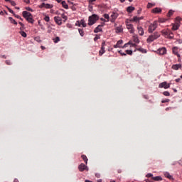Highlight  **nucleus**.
I'll return each instance as SVG.
<instances>
[{"instance_id": "nucleus-1", "label": "nucleus", "mask_w": 182, "mask_h": 182, "mask_svg": "<svg viewBox=\"0 0 182 182\" xmlns=\"http://www.w3.org/2000/svg\"><path fill=\"white\" fill-rule=\"evenodd\" d=\"M161 35L159 31H155L153 34L149 36L148 38L146 39L147 43H151V42H154L156 39L160 38Z\"/></svg>"}, {"instance_id": "nucleus-2", "label": "nucleus", "mask_w": 182, "mask_h": 182, "mask_svg": "<svg viewBox=\"0 0 182 182\" xmlns=\"http://www.w3.org/2000/svg\"><path fill=\"white\" fill-rule=\"evenodd\" d=\"M23 16L26 19L27 22H29L30 23H33L35 21L33 20V16H32V14L28 12L27 11H23Z\"/></svg>"}, {"instance_id": "nucleus-3", "label": "nucleus", "mask_w": 182, "mask_h": 182, "mask_svg": "<svg viewBox=\"0 0 182 182\" xmlns=\"http://www.w3.org/2000/svg\"><path fill=\"white\" fill-rule=\"evenodd\" d=\"M161 33L164 38H167L168 39H173L174 38V34L168 29L162 30Z\"/></svg>"}, {"instance_id": "nucleus-4", "label": "nucleus", "mask_w": 182, "mask_h": 182, "mask_svg": "<svg viewBox=\"0 0 182 182\" xmlns=\"http://www.w3.org/2000/svg\"><path fill=\"white\" fill-rule=\"evenodd\" d=\"M97 21H99L97 14H92L88 18V25L92 26V25H95V23Z\"/></svg>"}, {"instance_id": "nucleus-5", "label": "nucleus", "mask_w": 182, "mask_h": 182, "mask_svg": "<svg viewBox=\"0 0 182 182\" xmlns=\"http://www.w3.org/2000/svg\"><path fill=\"white\" fill-rule=\"evenodd\" d=\"M159 26V23L157 21H154L153 23H151L149 26H148V32L149 33H153L154 31H156V28Z\"/></svg>"}, {"instance_id": "nucleus-6", "label": "nucleus", "mask_w": 182, "mask_h": 182, "mask_svg": "<svg viewBox=\"0 0 182 182\" xmlns=\"http://www.w3.org/2000/svg\"><path fill=\"white\" fill-rule=\"evenodd\" d=\"M159 87L160 89L163 88L164 89H168L170 87V84L167 83V82H163L159 84Z\"/></svg>"}, {"instance_id": "nucleus-7", "label": "nucleus", "mask_w": 182, "mask_h": 182, "mask_svg": "<svg viewBox=\"0 0 182 182\" xmlns=\"http://www.w3.org/2000/svg\"><path fill=\"white\" fill-rule=\"evenodd\" d=\"M118 16H119V14H117L116 12H113L112 14L111 15L110 22L114 23V22H115L116 19H117Z\"/></svg>"}, {"instance_id": "nucleus-8", "label": "nucleus", "mask_w": 182, "mask_h": 182, "mask_svg": "<svg viewBox=\"0 0 182 182\" xmlns=\"http://www.w3.org/2000/svg\"><path fill=\"white\" fill-rule=\"evenodd\" d=\"M78 170L79 171L83 172L84 170H87V171L89 170L87 166L85 165V164H81L80 165L78 166Z\"/></svg>"}, {"instance_id": "nucleus-9", "label": "nucleus", "mask_w": 182, "mask_h": 182, "mask_svg": "<svg viewBox=\"0 0 182 182\" xmlns=\"http://www.w3.org/2000/svg\"><path fill=\"white\" fill-rule=\"evenodd\" d=\"M127 28L129 30L130 33H134V27H133V24L127 23Z\"/></svg>"}, {"instance_id": "nucleus-10", "label": "nucleus", "mask_w": 182, "mask_h": 182, "mask_svg": "<svg viewBox=\"0 0 182 182\" xmlns=\"http://www.w3.org/2000/svg\"><path fill=\"white\" fill-rule=\"evenodd\" d=\"M172 52L173 55H176L178 58H181V56L178 53V47H173L172 48Z\"/></svg>"}, {"instance_id": "nucleus-11", "label": "nucleus", "mask_w": 182, "mask_h": 182, "mask_svg": "<svg viewBox=\"0 0 182 182\" xmlns=\"http://www.w3.org/2000/svg\"><path fill=\"white\" fill-rule=\"evenodd\" d=\"M54 21L55 22V23H57V25H62V18L59 17V16H55L54 17Z\"/></svg>"}, {"instance_id": "nucleus-12", "label": "nucleus", "mask_w": 182, "mask_h": 182, "mask_svg": "<svg viewBox=\"0 0 182 182\" xmlns=\"http://www.w3.org/2000/svg\"><path fill=\"white\" fill-rule=\"evenodd\" d=\"M158 53L159 55H166V53H167V50L166 49V48H159L158 50Z\"/></svg>"}, {"instance_id": "nucleus-13", "label": "nucleus", "mask_w": 182, "mask_h": 182, "mask_svg": "<svg viewBox=\"0 0 182 182\" xmlns=\"http://www.w3.org/2000/svg\"><path fill=\"white\" fill-rule=\"evenodd\" d=\"M137 29H138L139 35H140V36H143V35H144V29L143 28V27L138 26Z\"/></svg>"}, {"instance_id": "nucleus-14", "label": "nucleus", "mask_w": 182, "mask_h": 182, "mask_svg": "<svg viewBox=\"0 0 182 182\" xmlns=\"http://www.w3.org/2000/svg\"><path fill=\"white\" fill-rule=\"evenodd\" d=\"M103 25H98L97 27H96L94 30L95 33H98V32H102V27Z\"/></svg>"}, {"instance_id": "nucleus-15", "label": "nucleus", "mask_w": 182, "mask_h": 182, "mask_svg": "<svg viewBox=\"0 0 182 182\" xmlns=\"http://www.w3.org/2000/svg\"><path fill=\"white\" fill-rule=\"evenodd\" d=\"M182 18L181 17H176L175 19V25L180 26L181 23Z\"/></svg>"}, {"instance_id": "nucleus-16", "label": "nucleus", "mask_w": 182, "mask_h": 182, "mask_svg": "<svg viewBox=\"0 0 182 182\" xmlns=\"http://www.w3.org/2000/svg\"><path fill=\"white\" fill-rule=\"evenodd\" d=\"M171 68L173 70H178L179 69H181V64H175V65H173Z\"/></svg>"}, {"instance_id": "nucleus-17", "label": "nucleus", "mask_w": 182, "mask_h": 182, "mask_svg": "<svg viewBox=\"0 0 182 182\" xmlns=\"http://www.w3.org/2000/svg\"><path fill=\"white\" fill-rule=\"evenodd\" d=\"M41 8H46V9H50V8H52V6H50V4H49L42 3L41 5Z\"/></svg>"}, {"instance_id": "nucleus-18", "label": "nucleus", "mask_w": 182, "mask_h": 182, "mask_svg": "<svg viewBox=\"0 0 182 182\" xmlns=\"http://www.w3.org/2000/svg\"><path fill=\"white\" fill-rule=\"evenodd\" d=\"M136 50L141 52V53H146L147 52L144 48L141 47L136 48L135 50H134V52H136Z\"/></svg>"}, {"instance_id": "nucleus-19", "label": "nucleus", "mask_w": 182, "mask_h": 182, "mask_svg": "<svg viewBox=\"0 0 182 182\" xmlns=\"http://www.w3.org/2000/svg\"><path fill=\"white\" fill-rule=\"evenodd\" d=\"M151 12L153 14H160V12H161V9L156 7V8L152 9Z\"/></svg>"}, {"instance_id": "nucleus-20", "label": "nucleus", "mask_w": 182, "mask_h": 182, "mask_svg": "<svg viewBox=\"0 0 182 182\" xmlns=\"http://www.w3.org/2000/svg\"><path fill=\"white\" fill-rule=\"evenodd\" d=\"M151 178L154 181H163V178H161V176H154Z\"/></svg>"}, {"instance_id": "nucleus-21", "label": "nucleus", "mask_w": 182, "mask_h": 182, "mask_svg": "<svg viewBox=\"0 0 182 182\" xmlns=\"http://www.w3.org/2000/svg\"><path fill=\"white\" fill-rule=\"evenodd\" d=\"M61 4L65 8V9H69V6L68 5V4H66V1H63L61 2Z\"/></svg>"}, {"instance_id": "nucleus-22", "label": "nucleus", "mask_w": 182, "mask_h": 182, "mask_svg": "<svg viewBox=\"0 0 182 182\" xmlns=\"http://www.w3.org/2000/svg\"><path fill=\"white\" fill-rule=\"evenodd\" d=\"M164 174L165 177H166L167 178H169V180H171L173 178V176H171V175H170V173L168 172H164Z\"/></svg>"}, {"instance_id": "nucleus-23", "label": "nucleus", "mask_w": 182, "mask_h": 182, "mask_svg": "<svg viewBox=\"0 0 182 182\" xmlns=\"http://www.w3.org/2000/svg\"><path fill=\"white\" fill-rule=\"evenodd\" d=\"M115 31L117 33H120V32L123 31V28H122V26H118L115 28Z\"/></svg>"}, {"instance_id": "nucleus-24", "label": "nucleus", "mask_w": 182, "mask_h": 182, "mask_svg": "<svg viewBox=\"0 0 182 182\" xmlns=\"http://www.w3.org/2000/svg\"><path fill=\"white\" fill-rule=\"evenodd\" d=\"M9 19L11 23H14V25H18V22L14 19L12 17H9Z\"/></svg>"}, {"instance_id": "nucleus-25", "label": "nucleus", "mask_w": 182, "mask_h": 182, "mask_svg": "<svg viewBox=\"0 0 182 182\" xmlns=\"http://www.w3.org/2000/svg\"><path fill=\"white\" fill-rule=\"evenodd\" d=\"M178 28H180V26H176L175 23L172 25V31H177Z\"/></svg>"}, {"instance_id": "nucleus-26", "label": "nucleus", "mask_w": 182, "mask_h": 182, "mask_svg": "<svg viewBox=\"0 0 182 182\" xmlns=\"http://www.w3.org/2000/svg\"><path fill=\"white\" fill-rule=\"evenodd\" d=\"M127 12H129V14H132V11H134V7H133V6H129V7H127Z\"/></svg>"}, {"instance_id": "nucleus-27", "label": "nucleus", "mask_w": 182, "mask_h": 182, "mask_svg": "<svg viewBox=\"0 0 182 182\" xmlns=\"http://www.w3.org/2000/svg\"><path fill=\"white\" fill-rule=\"evenodd\" d=\"M81 158L85 161V164H87V156H86V155H82Z\"/></svg>"}, {"instance_id": "nucleus-28", "label": "nucleus", "mask_w": 182, "mask_h": 182, "mask_svg": "<svg viewBox=\"0 0 182 182\" xmlns=\"http://www.w3.org/2000/svg\"><path fill=\"white\" fill-rule=\"evenodd\" d=\"M131 21L133 22H139V21H140V18L137 16H134L133 19Z\"/></svg>"}, {"instance_id": "nucleus-29", "label": "nucleus", "mask_w": 182, "mask_h": 182, "mask_svg": "<svg viewBox=\"0 0 182 182\" xmlns=\"http://www.w3.org/2000/svg\"><path fill=\"white\" fill-rule=\"evenodd\" d=\"M54 43H58V42H60V38L55 37L54 39H53Z\"/></svg>"}, {"instance_id": "nucleus-30", "label": "nucleus", "mask_w": 182, "mask_h": 182, "mask_svg": "<svg viewBox=\"0 0 182 182\" xmlns=\"http://www.w3.org/2000/svg\"><path fill=\"white\" fill-rule=\"evenodd\" d=\"M78 31H79L80 36H85V31H83V29L79 28Z\"/></svg>"}, {"instance_id": "nucleus-31", "label": "nucleus", "mask_w": 182, "mask_h": 182, "mask_svg": "<svg viewBox=\"0 0 182 182\" xmlns=\"http://www.w3.org/2000/svg\"><path fill=\"white\" fill-rule=\"evenodd\" d=\"M104 18H105V19H107V21H106L107 22H109V21H110V16L107 14H104Z\"/></svg>"}, {"instance_id": "nucleus-32", "label": "nucleus", "mask_w": 182, "mask_h": 182, "mask_svg": "<svg viewBox=\"0 0 182 182\" xmlns=\"http://www.w3.org/2000/svg\"><path fill=\"white\" fill-rule=\"evenodd\" d=\"M123 44V40H119L117 41V45L119 48H122V46L120 45Z\"/></svg>"}, {"instance_id": "nucleus-33", "label": "nucleus", "mask_w": 182, "mask_h": 182, "mask_svg": "<svg viewBox=\"0 0 182 182\" xmlns=\"http://www.w3.org/2000/svg\"><path fill=\"white\" fill-rule=\"evenodd\" d=\"M80 25H82L83 26V28H86L87 24H86V23H85V20H81L80 21Z\"/></svg>"}, {"instance_id": "nucleus-34", "label": "nucleus", "mask_w": 182, "mask_h": 182, "mask_svg": "<svg viewBox=\"0 0 182 182\" xmlns=\"http://www.w3.org/2000/svg\"><path fill=\"white\" fill-rule=\"evenodd\" d=\"M106 53V50H102L100 49V51H99V55L100 56H102L104 53Z\"/></svg>"}, {"instance_id": "nucleus-35", "label": "nucleus", "mask_w": 182, "mask_h": 182, "mask_svg": "<svg viewBox=\"0 0 182 182\" xmlns=\"http://www.w3.org/2000/svg\"><path fill=\"white\" fill-rule=\"evenodd\" d=\"M44 21H46V22H49V21H50V18L49 17V16L45 15L44 17Z\"/></svg>"}, {"instance_id": "nucleus-36", "label": "nucleus", "mask_w": 182, "mask_h": 182, "mask_svg": "<svg viewBox=\"0 0 182 182\" xmlns=\"http://www.w3.org/2000/svg\"><path fill=\"white\" fill-rule=\"evenodd\" d=\"M125 52L127 55H130V56L133 55V51L132 50H127Z\"/></svg>"}, {"instance_id": "nucleus-37", "label": "nucleus", "mask_w": 182, "mask_h": 182, "mask_svg": "<svg viewBox=\"0 0 182 182\" xmlns=\"http://www.w3.org/2000/svg\"><path fill=\"white\" fill-rule=\"evenodd\" d=\"M173 14H174V11H173V10H170V11H168V13L167 14V16H168V18H170V16H171L173 15Z\"/></svg>"}, {"instance_id": "nucleus-38", "label": "nucleus", "mask_w": 182, "mask_h": 182, "mask_svg": "<svg viewBox=\"0 0 182 182\" xmlns=\"http://www.w3.org/2000/svg\"><path fill=\"white\" fill-rule=\"evenodd\" d=\"M19 33L20 35H21V36H23V38H26L27 36L26 33H25V31H20Z\"/></svg>"}, {"instance_id": "nucleus-39", "label": "nucleus", "mask_w": 182, "mask_h": 182, "mask_svg": "<svg viewBox=\"0 0 182 182\" xmlns=\"http://www.w3.org/2000/svg\"><path fill=\"white\" fill-rule=\"evenodd\" d=\"M98 39H100V35L97 34V35L95 36V37L94 38L95 42H96L97 41H98Z\"/></svg>"}, {"instance_id": "nucleus-40", "label": "nucleus", "mask_w": 182, "mask_h": 182, "mask_svg": "<svg viewBox=\"0 0 182 182\" xmlns=\"http://www.w3.org/2000/svg\"><path fill=\"white\" fill-rule=\"evenodd\" d=\"M154 5H156V4H151V3H148L147 8L148 9L153 8V6H154Z\"/></svg>"}, {"instance_id": "nucleus-41", "label": "nucleus", "mask_w": 182, "mask_h": 182, "mask_svg": "<svg viewBox=\"0 0 182 182\" xmlns=\"http://www.w3.org/2000/svg\"><path fill=\"white\" fill-rule=\"evenodd\" d=\"M134 42H135V43H139L140 41L139 40V38L136 37L134 38Z\"/></svg>"}, {"instance_id": "nucleus-42", "label": "nucleus", "mask_w": 182, "mask_h": 182, "mask_svg": "<svg viewBox=\"0 0 182 182\" xmlns=\"http://www.w3.org/2000/svg\"><path fill=\"white\" fill-rule=\"evenodd\" d=\"M163 95L164 96H170V92H168V91H165L163 92Z\"/></svg>"}, {"instance_id": "nucleus-43", "label": "nucleus", "mask_w": 182, "mask_h": 182, "mask_svg": "<svg viewBox=\"0 0 182 182\" xmlns=\"http://www.w3.org/2000/svg\"><path fill=\"white\" fill-rule=\"evenodd\" d=\"M168 102H170V100L168 99H166L161 101V103H168Z\"/></svg>"}, {"instance_id": "nucleus-44", "label": "nucleus", "mask_w": 182, "mask_h": 182, "mask_svg": "<svg viewBox=\"0 0 182 182\" xmlns=\"http://www.w3.org/2000/svg\"><path fill=\"white\" fill-rule=\"evenodd\" d=\"M129 45H130V43H127L126 44H124L122 48V49H124V48H127L129 46Z\"/></svg>"}, {"instance_id": "nucleus-45", "label": "nucleus", "mask_w": 182, "mask_h": 182, "mask_svg": "<svg viewBox=\"0 0 182 182\" xmlns=\"http://www.w3.org/2000/svg\"><path fill=\"white\" fill-rule=\"evenodd\" d=\"M26 11H28L29 12H33V9H31V7H26Z\"/></svg>"}, {"instance_id": "nucleus-46", "label": "nucleus", "mask_w": 182, "mask_h": 182, "mask_svg": "<svg viewBox=\"0 0 182 182\" xmlns=\"http://www.w3.org/2000/svg\"><path fill=\"white\" fill-rule=\"evenodd\" d=\"M166 21H167V19H166V18H161V19H159V22H161V23L166 22Z\"/></svg>"}, {"instance_id": "nucleus-47", "label": "nucleus", "mask_w": 182, "mask_h": 182, "mask_svg": "<svg viewBox=\"0 0 182 182\" xmlns=\"http://www.w3.org/2000/svg\"><path fill=\"white\" fill-rule=\"evenodd\" d=\"M8 11H9V12H10V14H12L13 15H15V13L14 12V10L8 8Z\"/></svg>"}, {"instance_id": "nucleus-48", "label": "nucleus", "mask_w": 182, "mask_h": 182, "mask_svg": "<svg viewBox=\"0 0 182 182\" xmlns=\"http://www.w3.org/2000/svg\"><path fill=\"white\" fill-rule=\"evenodd\" d=\"M5 62H6V63L7 65H12V63H11V60H6Z\"/></svg>"}, {"instance_id": "nucleus-49", "label": "nucleus", "mask_w": 182, "mask_h": 182, "mask_svg": "<svg viewBox=\"0 0 182 182\" xmlns=\"http://www.w3.org/2000/svg\"><path fill=\"white\" fill-rule=\"evenodd\" d=\"M14 15L16 18H17V19H21V21H23V19L22 18H21L20 16H18V15H16V14H14Z\"/></svg>"}, {"instance_id": "nucleus-50", "label": "nucleus", "mask_w": 182, "mask_h": 182, "mask_svg": "<svg viewBox=\"0 0 182 182\" xmlns=\"http://www.w3.org/2000/svg\"><path fill=\"white\" fill-rule=\"evenodd\" d=\"M10 4H11V5H12V6H15L16 5V3H15V1H11Z\"/></svg>"}, {"instance_id": "nucleus-51", "label": "nucleus", "mask_w": 182, "mask_h": 182, "mask_svg": "<svg viewBox=\"0 0 182 182\" xmlns=\"http://www.w3.org/2000/svg\"><path fill=\"white\" fill-rule=\"evenodd\" d=\"M146 177H148V178L151 177V178H153L154 176L151 173H148V174H146Z\"/></svg>"}, {"instance_id": "nucleus-52", "label": "nucleus", "mask_w": 182, "mask_h": 182, "mask_svg": "<svg viewBox=\"0 0 182 182\" xmlns=\"http://www.w3.org/2000/svg\"><path fill=\"white\" fill-rule=\"evenodd\" d=\"M18 23H19V25H21V28H20V29H21V31H22V28H23V26H24V25L22 23V22H18Z\"/></svg>"}, {"instance_id": "nucleus-53", "label": "nucleus", "mask_w": 182, "mask_h": 182, "mask_svg": "<svg viewBox=\"0 0 182 182\" xmlns=\"http://www.w3.org/2000/svg\"><path fill=\"white\" fill-rule=\"evenodd\" d=\"M181 81V78H178L175 80V82H176V83H179V82Z\"/></svg>"}, {"instance_id": "nucleus-54", "label": "nucleus", "mask_w": 182, "mask_h": 182, "mask_svg": "<svg viewBox=\"0 0 182 182\" xmlns=\"http://www.w3.org/2000/svg\"><path fill=\"white\" fill-rule=\"evenodd\" d=\"M34 39H35L37 42H41V40H40L39 37H36V38H34Z\"/></svg>"}, {"instance_id": "nucleus-55", "label": "nucleus", "mask_w": 182, "mask_h": 182, "mask_svg": "<svg viewBox=\"0 0 182 182\" xmlns=\"http://www.w3.org/2000/svg\"><path fill=\"white\" fill-rule=\"evenodd\" d=\"M62 18L66 21L68 19V16H65L64 14L62 15Z\"/></svg>"}, {"instance_id": "nucleus-56", "label": "nucleus", "mask_w": 182, "mask_h": 182, "mask_svg": "<svg viewBox=\"0 0 182 182\" xmlns=\"http://www.w3.org/2000/svg\"><path fill=\"white\" fill-rule=\"evenodd\" d=\"M77 26H80V21H77L76 24Z\"/></svg>"}, {"instance_id": "nucleus-57", "label": "nucleus", "mask_w": 182, "mask_h": 182, "mask_svg": "<svg viewBox=\"0 0 182 182\" xmlns=\"http://www.w3.org/2000/svg\"><path fill=\"white\" fill-rule=\"evenodd\" d=\"M131 46H132L133 48H136V47L137 46V44H136V43H132V44L131 45Z\"/></svg>"}, {"instance_id": "nucleus-58", "label": "nucleus", "mask_w": 182, "mask_h": 182, "mask_svg": "<svg viewBox=\"0 0 182 182\" xmlns=\"http://www.w3.org/2000/svg\"><path fill=\"white\" fill-rule=\"evenodd\" d=\"M1 58H3V59H6V55H1Z\"/></svg>"}, {"instance_id": "nucleus-59", "label": "nucleus", "mask_w": 182, "mask_h": 182, "mask_svg": "<svg viewBox=\"0 0 182 182\" xmlns=\"http://www.w3.org/2000/svg\"><path fill=\"white\" fill-rule=\"evenodd\" d=\"M101 46H106V41H103Z\"/></svg>"}, {"instance_id": "nucleus-60", "label": "nucleus", "mask_w": 182, "mask_h": 182, "mask_svg": "<svg viewBox=\"0 0 182 182\" xmlns=\"http://www.w3.org/2000/svg\"><path fill=\"white\" fill-rule=\"evenodd\" d=\"M88 1L90 4H92V2H96V0H88Z\"/></svg>"}, {"instance_id": "nucleus-61", "label": "nucleus", "mask_w": 182, "mask_h": 182, "mask_svg": "<svg viewBox=\"0 0 182 182\" xmlns=\"http://www.w3.org/2000/svg\"><path fill=\"white\" fill-rule=\"evenodd\" d=\"M127 53H121V56H127Z\"/></svg>"}, {"instance_id": "nucleus-62", "label": "nucleus", "mask_w": 182, "mask_h": 182, "mask_svg": "<svg viewBox=\"0 0 182 182\" xmlns=\"http://www.w3.org/2000/svg\"><path fill=\"white\" fill-rule=\"evenodd\" d=\"M100 21H102L103 22H107V21H106V19H105L104 18H100Z\"/></svg>"}, {"instance_id": "nucleus-63", "label": "nucleus", "mask_w": 182, "mask_h": 182, "mask_svg": "<svg viewBox=\"0 0 182 182\" xmlns=\"http://www.w3.org/2000/svg\"><path fill=\"white\" fill-rule=\"evenodd\" d=\"M114 48L116 49V48H119V46H117V44L114 45Z\"/></svg>"}, {"instance_id": "nucleus-64", "label": "nucleus", "mask_w": 182, "mask_h": 182, "mask_svg": "<svg viewBox=\"0 0 182 182\" xmlns=\"http://www.w3.org/2000/svg\"><path fill=\"white\" fill-rule=\"evenodd\" d=\"M14 182H19V181H18L17 178H15L14 181Z\"/></svg>"}]
</instances>
